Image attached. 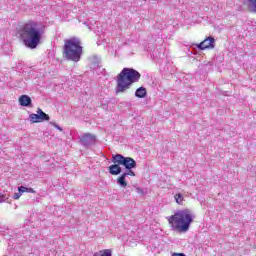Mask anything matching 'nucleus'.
Here are the masks:
<instances>
[{
  "instance_id": "obj_3",
  "label": "nucleus",
  "mask_w": 256,
  "mask_h": 256,
  "mask_svg": "<svg viewBox=\"0 0 256 256\" xmlns=\"http://www.w3.org/2000/svg\"><path fill=\"white\" fill-rule=\"evenodd\" d=\"M141 73L133 68H123L118 74L116 93H125L132 83H139Z\"/></svg>"
},
{
  "instance_id": "obj_17",
  "label": "nucleus",
  "mask_w": 256,
  "mask_h": 256,
  "mask_svg": "<svg viewBox=\"0 0 256 256\" xmlns=\"http://www.w3.org/2000/svg\"><path fill=\"white\" fill-rule=\"evenodd\" d=\"M248 2L250 3L252 9H254V11H256V0H248Z\"/></svg>"
},
{
  "instance_id": "obj_11",
  "label": "nucleus",
  "mask_w": 256,
  "mask_h": 256,
  "mask_svg": "<svg viewBox=\"0 0 256 256\" xmlns=\"http://www.w3.org/2000/svg\"><path fill=\"white\" fill-rule=\"evenodd\" d=\"M108 171L110 175H120V173L123 171L121 169V164L119 163H114L109 166Z\"/></svg>"
},
{
  "instance_id": "obj_19",
  "label": "nucleus",
  "mask_w": 256,
  "mask_h": 256,
  "mask_svg": "<svg viewBox=\"0 0 256 256\" xmlns=\"http://www.w3.org/2000/svg\"><path fill=\"white\" fill-rule=\"evenodd\" d=\"M51 125H53V127H55V129H58V131H63V128H61V126H59L58 124L56 123H53V122H50Z\"/></svg>"
},
{
  "instance_id": "obj_13",
  "label": "nucleus",
  "mask_w": 256,
  "mask_h": 256,
  "mask_svg": "<svg viewBox=\"0 0 256 256\" xmlns=\"http://www.w3.org/2000/svg\"><path fill=\"white\" fill-rule=\"evenodd\" d=\"M37 113L40 116L41 123H43V121H49V119H50L49 114L43 112V110L41 108L37 109Z\"/></svg>"
},
{
  "instance_id": "obj_6",
  "label": "nucleus",
  "mask_w": 256,
  "mask_h": 256,
  "mask_svg": "<svg viewBox=\"0 0 256 256\" xmlns=\"http://www.w3.org/2000/svg\"><path fill=\"white\" fill-rule=\"evenodd\" d=\"M95 135L86 133L83 136L80 137V144L83 147H91V145H95Z\"/></svg>"
},
{
  "instance_id": "obj_4",
  "label": "nucleus",
  "mask_w": 256,
  "mask_h": 256,
  "mask_svg": "<svg viewBox=\"0 0 256 256\" xmlns=\"http://www.w3.org/2000/svg\"><path fill=\"white\" fill-rule=\"evenodd\" d=\"M83 55V46L81 40L77 37H72L64 41L63 56L67 61L79 63Z\"/></svg>"
},
{
  "instance_id": "obj_2",
  "label": "nucleus",
  "mask_w": 256,
  "mask_h": 256,
  "mask_svg": "<svg viewBox=\"0 0 256 256\" xmlns=\"http://www.w3.org/2000/svg\"><path fill=\"white\" fill-rule=\"evenodd\" d=\"M193 219H195V215H193L189 209H185L180 210L171 216L169 218V223L175 231L187 233L189 227H191V223H193Z\"/></svg>"
},
{
  "instance_id": "obj_10",
  "label": "nucleus",
  "mask_w": 256,
  "mask_h": 256,
  "mask_svg": "<svg viewBox=\"0 0 256 256\" xmlns=\"http://www.w3.org/2000/svg\"><path fill=\"white\" fill-rule=\"evenodd\" d=\"M19 103L21 107H31L33 101L28 95H22L19 97Z\"/></svg>"
},
{
  "instance_id": "obj_9",
  "label": "nucleus",
  "mask_w": 256,
  "mask_h": 256,
  "mask_svg": "<svg viewBox=\"0 0 256 256\" xmlns=\"http://www.w3.org/2000/svg\"><path fill=\"white\" fill-rule=\"evenodd\" d=\"M88 61L90 63L91 69H97V67H99V64L101 63V57L97 55H91L88 57Z\"/></svg>"
},
{
  "instance_id": "obj_1",
  "label": "nucleus",
  "mask_w": 256,
  "mask_h": 256,
  "mask_svg": "<svg viewBox=\"0 0 256 256\" xmlns=\"http://www.w3.org/2000/svg\"><path fill=\"white\" fill-rule=\"evenodd\" d=\"M18 33L28 49H37L45 35V25L29 20L20 27Z\"/></svg>"
},
{
  "instance_id": "obj_8",
  "label": "nucleus",
  "mask_w": 256,
  "mask_h": 256,
  "mask_svg": "<svg viewBox=\"0 0 256 256\" xmlns=\"http://www.w3.org/2000/svg\"><path fill=\"white\" fill-rule=\"evenodd\" d=\"M135 177V172L130 169V170H126V172L122 173L120 177H118L117 179V183L118 185H120V187H127V181H125V179H127V177Z\"/></svg>"
},
{
  "instance_id": "obj_18",
  "label": "nucleus",
  "mask_w": 256,
  "mask_h": 256,
  "mask_svg": "<svg viewBox=\"0 0 256 256\" xmlns=\"http://www.w3.org/2000/svg\"><path fill=\"white\" fill-rule=\"evenodd\" d=\"M21 195H23V192H21V191H19V192H17V193H15L14 194V196H13V199H20L21 198Z\"/></svg>"
},
{
  "instance_id": "obj_20",
  "label": "nucleus",
  "mask_w": 256,
  "mask_h": 256,
  "mask_svg": "<svg viewBox=\"0 0 256 256\" xmlns=\"http://www.w3.org/2000/svg\"><path fill=\"white\" fill-rule=\"evenodd\" d=\"M5 199H7L4 195H0V203H5Z\"/></svg>"
},
{
  "instance_id": "obj_7",
  "label": "nucleus",
  "mask_w": 256,
  "mask_h": 256,
  "mask_svg": "<svg viewBox=\"0 0 256 256\" xmlns=\"http://www.w3.org/2000/svg\"><path fill=\"white\" fill-rule=\"evenodd\" d=\"M197 48L200 49V51H205V49H215V38H206L200 44H197Z\"/></svg>"
},
{
  "instance_id": "obj_15",
  "label": "nucleus",
  "mask_w": 256,
  "mask_h": 256,
  "mask_svg": "<svg viewBox=\"0 0 256 256\" xmlns=\"http://www.w3.org/2000/svg\"><path fill=\"white\" fill-rule=\"evenodd\" d=\"M18 191H20V193H35V190L33 188H28L25 186L18 187Z\"/></svg>"
},
{
  "instance_id": "obj_12",
  "label": "nucleus",
  "mask_w": 256,
  "mask_h": 256,
  "mask_svg": "<svg viewBox=\"0 0 256 256\" xmlns=\"http://www.w3.org/2000/svg\"><path fill=\"white\" fill-rule=\"evenodd\" d=\"M135 97L138 99H145L147 97V88L140 87L135 91Z\"/></svg>"
},
{
  "instance_id": "obj_14",
  "label": "nucleus",
  "mask_w": 256,
  "mask_h": 256,
  "mask_svg": "<svg viewBox=\"0 0 256 256\" xmlns=\"http://www.w3.org/2000/svg\"><path fill=\"white\" fill-rule=\"evenodd\" d=\"M29 119L31 121V123H41V118L39 116V113L37 114H30L29 115Z\"/></svg>"
},
{
  "instance_id": "obj_5",
  "label": "nucleus",
  "mask_w": 256,
  "mask_h": 256,
  "mask_svg": "<svg viewBox=\"0 0 256 256\" xmlns=\"http://www.w3.org/2000/svg\"><path fill=\"white\" fill-rule=\"evenodd\" d=\"M112 163H118V165H123L126 170L135 169L137 167V162L131 157H125L121 154H116L112 156Z\"/></svg>"
},
{
  "instance_id": "obj_16",
  "label": "nucleus",
  "mask_w": 256,
  "mask_h": 256,
  "mask_svg": "<svg viewBox=\"0 0 256 256\" xmlns=\"http://www.w3.org/2000/svg\"><path fill=\"white\" fill-rule=\"evenodd\" d=\"M174 199L178 205H183V201H185V199L183 198V194L181 193L175 194Z\"/></svg>"
}]
</instances>
